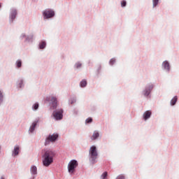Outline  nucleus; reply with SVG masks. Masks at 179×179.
<instances>
[{
  "mask_svg": "<svg viewBox=\"0 0 179 179\" xmlns=\"http://www.w3.org/2000/svg\"><path fill=\"white\" fill-rule=\"evenodd\" d=\"M45 45L46 44L45 41L41 42V43H39V49L43 50L45 48Z\"/></svg>",
  "mask_w": 179,
  "mask_h": 179,
  "instance_id": "f3484780",
  "label": "nucleus"
},
{
  "mask_svg": "<svg viewBox=\"0 0 179 179\" xmlns=\"http://www.w3.org/2000/svg\"><path fill=\"white\" fill-rule=\"evenodd\" d=\"M62 113L63 110L62 109H60L59 110L54 111L52 115L55 117L56 120H61L62 119Z\"/></svg>",
  "mask_w": 179,
  "mask_h": 179,
  "instance_id": "0eeeda50",
  "label": "nucleus"
},
{
  "mask_svg": "<svg viewBox=\"0 0 179 179\" xmlns=\"http://www.w3.org/2000/svg\"><path fill=\"white\" fill-rule=\"evenodd\" d=\"M19 146L14 147V150H13V156H17V155H19Z\"/></svg>",
  "mask_w": 179,
  "mask_h": 179,
  "instance_id": "9b49d317",
  "label": "nucleus"
},
{
  "mask_svg": "<svg viewBox=\"0 0 179 179\" xmlns=\"http://www.w3.org/2000/svg\"><path fill=\"white\" fill-rule=\"evenodd\" d=\"M87 83L85 80H83V81L80 82V87H86Z\"/></svg>",
  "mask_w": 179,
  "mask_h": 179,
  "instance_id": "a211bd4d",
  "label": "nucleus"
},
{
  "mask_svg": "<svg viewBox=\"0 0 179 179\" xmlns=\"http://www.w3.org/2000/svg\"><path fill=\"white\" fill-rule=\"evenodd\" d=\"M78 167V162L73 159L69 163V173L72 174L74 173V170Z\"/></svg>",
  "mask_w": 179,
  "mask_h": 179,
  "instance_id": "7ed1b4c3",
  "label": "nucleus"
},
{
  "mask_svg": "<svg viewBox=\"0 0 179 179\" xmlns=\"http://www.w3.org/2000/svg\"><path fill=\"white\" fill-rule=\"evenodd\" d=\"M22 81L20 82V85H22Z\"/></svg>",
  "mask_w": 179,
  "mask_h": 179,
  "instance_id": "7c9ffc66",
  "label": "nucleus"
},
{
  "mask_svg": "<svg viewBox=\"0 0 179 179\" xmlns=\"http://www.w3.org/2000/svg\"><path fill=\"white\" fill-rule=\"evenodd\" d=\"M92 122V118H91V117H89V118L86 119V120H85V124H90Z\"/></svg>",
  "mask_w": 179,
  "mask_h": 179,
  "instance_id": "aec40b11",
  "label": "nucleus"
},
{
  "mask_svg": "<svg viewBox=\"0 0 179 179\" xmlns=\"http://www.w3.org/2000/svg\"><path fill=\"white\" fill-rule=\"evenodd\" d=\"M37 123H38V121H34V123H32V125L29 127V132L33 133L34 131H35L36 126L37 125Z\"/></svg>",
  "mask_w": 179,
  "mask_h": 179,
  "instance_id": "1a4fd4ad",
  "label": "nucleus"
},
{
  "mask_svg": "<svg viewBox=\"0 0 179 179\" xmlns=\"http://www.w3.org/2000/svg\"><path fill=\"white\" fill-rule=\"evenodd\" d=\"M126 6V1H121V7H125Z\"/></svg>",
  "mask_w": 179,
  "mask_h": 179,
  "instance_id": "393cba45",
  "label": "nucleus"
},
{
  "mask_svg": "<svg viewBox=\"0 0 179 179\" xmlns=\"http://www.w3.org/2000/svg\"><path fill=\"white\" fill-rule=\"evenodd\" d=\"M176 101H178V97L177 96H174L173 98V99H171V106H176Z\"/></svg>",
  "mask_w": 179,
  "mask_h": 179,
  "instance_id": "4468645a",
  "label": "nucleus"
},
{
  "mask_svg": "<svg viewBox=\"0 0 179 179\" xmlns=\"http://www.w3.org/2000/svg\"><path fill=\"white\" fill-rule=\"evenodd\" d=\"M38 106H39L38 103H34V110H36L37 109H38Z\"/></svg>",
  "mask_w": 179,
  "mask_h": 179,
  "instance_id": "5701e85b",
  "label": "nucleus"
},
{
  "mask_svg": "<svg viewBox=\"0 0 179 179\" xmlns=\"http://www.w3.org/2000/svg\"><path fill=\"white\" fill-rule=\"evenodd\" d=\"M107 176H108V173H107V172L103 173V174H102V176H101L102 179H106V178H107Z\"/></svg>",
  "mask_w": 179,
  "mask_h": 179,
  "instance_id": "4be33fe9",
  "label": "nucleus"
},
{
  "mask_svg": "<svg viewBox=\"0 0 179 179\" xmlns=\"http://www.w3.org/2000/svg\"><path fill=\"white\" fill-rule=\"evenodd\" d=\"M99 136V131H94V134H92V136H91V140L94 141L97 139Z\"/></svg>",
  "mask_w": 179,
  "mask_h": 179,
  "instance_id": "f8f14e48",
  "label": "nucleus"
},
{
  "mask_svg": "<svg viewBox=\"0 0 179 179\" xmlns=\"http://www.w3.org/2000/svg\"><path fill=\"white\" fill-rule=\"evenodd\" d=\"M15 16H17V10H13L10 18L13 20L14 19H15Z\"/></svg>",
  "mask_w": 179,
  "mask_h": 179,
  "instance_id": "2eb2a0df",
  "label": "nucleus"
},
{
  "mask_svg": "<svg viewBox=\"0 0 179 179\" xmlns=\"http://www.w3.org/2000/svg\"><path fill=\"white\" fill-rule=\"evenodd\" d=\"M17 68L22 67V62L20 60L17 61Z\"/></svg>",
  "mask_w": 179,
  "mask_h": 179,
  "instance_id": "412c9836",
  "label": "nucleus"
},
{
  "mask_svg": "<svg viewBox=\"0 0 179 179\" xmlns=\"http://www.w3.org/2000/svg\"><path fill=\"white\" fill-rule=\"evenodd\" d=\"M153 88H154V86L152 85H150L146 87L144 91V96H149L150 92H151V90H152Z\"/></svg>",
  "mask_w": 179,
  "mask_h": 179,
  "instance_id": "6e6552de",
  "label": "nucleus"
},
{
  "mask_svg": "<svg viewBox=\"0 0 179 179\" xmlns=\"http://www.w3.org/2000/svg\"><path fill=\"white\" fill-rule=\"evenodd\" d=\"M54 15H55V13L52 10H47L43 13V16H44V18H46V19H50L51 17H53Z\"/></svg>",
  "mask_w": 179,
  "mask_h": 179,
  "instance_id": "423d86ee",
  "label": "nucleus"
},
{
  "mask_svg": "<svg viewBox=\"0 0 179 179\" xmlns=\"http://www.w3.org/2000/svg\"><path fill=\"white\" fill-rule=\"evenodd\" d=\"M0 8H1V3H0Z\"/></svg>",
  "mask_w": 179,
  "mask_h": 179,
  "instance_id": "2f4dec72",
  "label": "nucleus"
},
{
  "mask_svg": "<svg viewBox=\"0 0 179 179\" xmlns=\"http://www.w3.org/2000/svg\"><path fill=\"white\" fill-rule=\"evenodd\" d=\"M152 3H153V8L157 6V5L159 4V0H152Z\"/></svg>",
  "mask_w": 179,
  "mask_h": 179,
  "instance_id": "6ab92c4d",
  "label": "nucleus"
},
{
  "mask_svg": "<svg viewBox=\"0 0 179 179\" xmlns=\"http://www.w3.org/2000/svg\"><path fill=\"white\" fill-rule=\"evenodd\" d=\"M46 101H52V109H57V98L56 97H54V96L47 97Z\"/></svg>",
  "mask_w": 179,
  "mask_h": 179,
  "instance_id": "39448f33",
  "label": "nucleus"
},
{
  "mask_svg": "<svg viewBox=\"0 0 179 179\" xmlns=\"http://www.w3.org/2000/svg\"><path fill=\"white\" fill-rule=\"evenodd\" d=\"M150 116H151V111L150 110L145 112L144 115H143L144 120H148V119H149Z\"/></svg>",
  "mask_w": 179,
  "mask_h": 179,
  "instance_id": "9d476101",
  "label": "nucleus"
},
{
  "mask_svg": "<svg viewBox=\"0 0 179 179\" xmlns=\"http://www.w3.org/2000/svg\"><path fill=\"white\" fill-rule=\"evenodd\" d=\"M109 63L110 64V65L114 64L115 63V59H111Z\"/></svg>",
  "mask_w": 179,
  "mask_h": 179,
  "instance_id": "a878e982",
  "label": "nucleus"
},
{
  "mask_svg": "<svg viewBox=\"0 0 179 179\" xmlns=\"http://www.w3.org/2000/svg\"><path fill=\"white\" fill-rule=\"evenodd\" d=\"M116 179H124V176L123 175H120L117 176V178H116Z\"/></svg>",
  "mask_w": 179,
  "mask_h": 179,
  "instance_id": "cd10ccee",
  "label": "nucleus"
},
{
  "mask_svg": "<svg viewBox=\"0 0 179 179\" xmlns=\"http://www.w3.org/2000/svg\"><path fill=\"white\" fill-rule=\"evenodd\" d=\"M163 67H164V69H166V71H169V69H170L169 63H168V62H163Z\"/></svg>",
  "mask_w": 179,
  "mask_h": 179,
  "instance_id": "ddd939ff",
  "label": "nucleus"
},
{
  "mask_svg": "<svg viewBox=\"0 0 179 179\" xmlns=\"http://www.w3.org/2000/svg\"><path fill=\"white\" fill-rule=\"evenodd\" d=\"M74 103H76V99H73V101H71V104H73Z\"/></svg>",
  "mask_w": 179,
  "mask_h": 179,
  "instance_id": "c85d7f7f",
  "label": "nucleus"
},
{
  "mask_svg": "<svg viewBox=\"0 0 179 179\" xmlns=\"http://www.w3.org/2000/svg\"><path fill=\"white\" fill-rule=\"evenodd\" d=\"M31 173L36 175L37 173V168L36 166L31 167Z\"/></svg>",
  "mask_w": 179,
  "mask_h": 179,
  "instance_id": "dca6fc26",
  "label": "nucleus"
},
{
  "mask_svg": "<svg viewBox=\"0 0 179 179\" xmlns=\"http://www.w3.org/2000/svg\"><path fill=\"white\" fill-rule=\"evenodd\" d=\"M55 156V152L50 150L45 151L43 155V165L45 167H48L52 164V158Z\"/></svg>",
  "mask_w": 179,
  "mask_h": 179,
  "instance_id": "f257e3e1",
  "label": "nucleus"
},
{
  "mask_svg": "<svg viewBox=\"0 0 179 179\" xmlns=\"http://www.w3.org/2000/svg\"><path fill=\"white\" fill-rule=\"evenodd\" d=\"M58 137V134L49 135V136H48L47 139L45 140V145H48L49 143L55 142Z\"/></svg>",
  "mask_w": 179,
  "mask_h": 179,
  "instance_id": "20e7f679",
  "label": "nucleus"
},
{
  "mask_svg": "<svg viewBox=\"0 0 179 179\" xmlns=\"http://www.w3.org/2000/svg\"><path fill=\"white\" fill-rule=\"evenodd\" d=\"M3 98V95L2 94V92L0 90V103L2 101V99Z\"/></svg>",
  "mask_w": 179,
  "mask_h": 179,
  "instance_id": "bb28decb",
  "label": "nucleus"
},
{
  "mask_svg": "<svg viewBox=\"0 0 179 179\" xmlns=\"http://www.w3.org/2000/svg\"><path fill=\"white\" fill-rule=\"evenodd\" d=\"M81 66H82V64H81V63L78 62L77 64H76V67L77 69H79V68H80Z\"/></svg>",
  "mask_w": 179,
  "mask_h": 179,
  "instance_id": "b1692460",
  "label": "nucleus"
},
{
  "mask_svg": "<svg viewBox=\"0 0 179 179\" xmlns=\"http://www.w3.org/2000/svg\"><path fill=\"white\" fill-rule=\"evenodd\" d=\"M89 155L90 161H91V163H96V159L99 157V152H97V148H96V146L92 145L90 148Z\"/></svg>",
  "mask_w": 179,
  "mask_h": 179,
  "instance_id": "f03ea898",
  "label": "nucleus"
},
{
  "mask_svg": "<svg viewBox=\"0 0 179 179\" xmlns=\"http://www.w3.org/2000/svg\"><path fill=\"white\" fill-rule=\"evenodd\" d=\"M1 179H5L3 177H1Z\"/></svg>",
  "mask_w": 179,
  "mask_h": 179,
  "instance_id": "c756f323",
  "label": "nucleus"
}]
</instances>
